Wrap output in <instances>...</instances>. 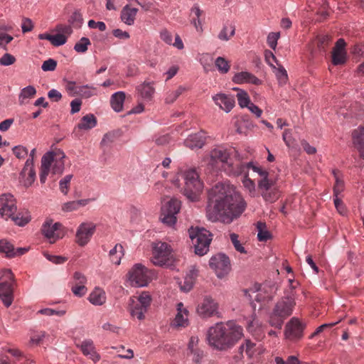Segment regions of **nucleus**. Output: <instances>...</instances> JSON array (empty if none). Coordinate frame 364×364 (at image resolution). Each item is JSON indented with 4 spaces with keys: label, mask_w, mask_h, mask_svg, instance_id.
Returning <instances> with one entry per match:
<instances>
[{
    "label": "nucleus",
    "mask_w": 364,
    "mask_h": 364,
    "mask_svg": "<svg viewBox=\"0 0 364 364\" xmlns=\"http://www.w3.org/2000/svg\"><path fill=\"white\" fill-rule=\"evenodd\" d=\"M265 60L267 63L272 67L274 69H276L275 65H274V63H277V65L279 64L278 63V61L275 57V55L273 54V53L270 50H266L264 53Z\"/></svg>",
    "instance_id": "61"
},
{
    "label": "nucleus",
    "mask_w": 364,
    "mask_h": 364,
    "mask_svg": "<svg viewBox=\"0 0 364 364\" xmlns=\"http://www.w3.org/2000/svg\"><path fill=\"white\" fill-rule=\"evenodd\" d=\"M274 360L277 364H303L296 355H288L286 358L277 356Z\"/></svg>",
    "instance_id": "45"
},
{
    "label": "nucleus",
    "mask_w": 364,
    "mask_h": 364,
    "mask_svg": "<svg viewBox=\"0 0 364 364\" xmlns=\"http://www.w3.org/2000/svg\"><path fill=\"white\" fill-rule=\"evenodd\" d=\"M180 209L181 202L176 198L171 199L163 205L160 220L163 223L172 226L176 222V215Z\"/></svg>",
    "instance_id": "14"
},
{
    "label": "nucleus",
    "mask_w": 364,
    "mask_h": 364,
    "mask_svg": "<svg viewBox=\"0 0 364 364\" xmlns=\"http://www.w3.org/2000/svg\"><path fill=\"white\" fill-rule=\"evenodd\" d=\"M305 324L296 317L291 318L286 324L284 334L290 341H298L303 337Z\"/></svg>",
    "instance_id": "17"
},
{
    "label": "nucleus",
    "mask_w": 364,
    "mask_h": 364,
    "mask_svg": "<svg viewBox=\"0 0 364 364\" xmlns=\"http://www.w3.org/2000/svg\"><path fill=\"white\" fill-rule=\"evenodd\" d=\"M295 305V294L291 289L275 304L269 316V324L276 328L281 329L284 320L291 315Z\"/></svg>",
    "instance_id": "6"
},
{
    "label": "nucleus",
    "mask_w": 364,
    "mask_h": 364,
    "mask_svg": "<svg viewBox=\"0 0 364 364\" xmlns=\"http://www.w3.org/2000/svg\"><path fill=\"white\" fill-rule=\"evenodd\" d=\"M136 91L143 100L149 101L151 100L155 91L154 82L145 81L136 87Z\"/></svg>",
    "instance_id": "27"
},
{
    "label": "nucleus",
    "mask_w": 364,
    "mask_h": 364,
    "mask_svg": "<svg viewBox=\"0 0 364 364\" xmlns=\"http://www.w3.org/2000/svg\"><path fill=\"white\" fill-rule=\"evenodd\" d=\"M191 15L192 16V23L196 28L198 29L202 24L200 17L203 15V11L200 9L198 5H195L191 9Z\"/></svg>",
    "instance_id": "41"
},
{
    "label": "nucleus",
    "mask_w": 364,
    "mask_h": 364,
    "mask_svg": "<svg viewBox=\"0 0 364 364\" xmlns=\"http://www.w3.org/2000/svg\"><path fill=\"white\" fill-rule=\"evenodd\" d=\"M353 139L355 146L360 152V157L364 159V126L354 130Z\"/></svg>",
    "instance_id": "29"
},
{
    "label": "nucleus",
    "mask_w": 364,
    "mask_h": 364,
    "mask_svg": "<svg viewBox=\"0 0 364 364\" xmlns=\"http://www.w3.org/2000/svg\"><path fill=\"white\" fill-rule=\"evenodd\" d=\"M21 177L24 180L23 183L26 186H31L35 181L36 172L32 164V159H28L25 166L21 172Z\"/></svg>",
    "instance_id": "25"
},
{
    "label": "nucleus",
    "mask_w": 364,
    "mask_h": 364,
    "mask_svg": "<svg viewBox=\"0 0 364 364\" xmlns=\"http://www.w3.org/2000/svg\"><path fill=\"white\" fill-rule=\"evenodd\" d=\"M161 39L168 45L172 44V35L167 29H163L160 32Z\"/></svg>",
    "instance_id": "63"
},
{
    "label": "nucleus",
    "mask_w": 364,
    "mask_h": 364,
    "mask_svg": "<svg viewBox=\"0 0 364 364\" xmlns=\"http://www.w3.org/2000/svg\"><path fill=\"white\" fill-rule=\"evenodd\" d=\"M235 28L232 25H225L218 34V38L221 41H228L235 34Z\"/></svg>",
    "instance_id": "42"
},
{
    "label": "nucleus",
    "mask_w": 364,
    "mask_h": 364,
    "mask_svg": "<svg viewBox=\"0 0 364 364\" xmlns=\"http://www.w3.org/2000/svg\"><path fill=\"white\" fill-rule=\"evenodd\" d=\"M137 301L140 305L144 306L143 309H148L151 303V296L148 292H142L138 297Z\"/></svg>",
    "instance_id": "55"
},
{
    "label": "nucleus",
    "mask_w": 364,
    "mask_h": 364,
    "mask_svg": "<svg viewBox=\"0 0 364 364\" xmlns=\"http://www.w3.org/2000/svg\"><path fill=\"white\" fill-rule=\"evenodd\" d=\"M16 201L14 196L10 193H4L0 196V216L5 220L11 218L16 225L23 226L30 219L28 216H23L21 213H16Z\"/></svg>",
    "instance_id": "7"
},
{
    "label": "nucleus",
    "mask_w": 364,
    "mask_h": 364,
    "mask_svg": "<svg viewBox=\"0 0 364 364\" xmlns=\"http://www.w3.org/2000/svg\"><path fill=\"white\" fill-rule=\"evenodd\" d=\"M89 300L94 305H102L106 301L105 292L100 288H95L90 294Z\"/></svg>",
    "instance_id": "36"
},
{
    "label": "nucleus",
    "mask_w": 364,
    "mask_h": 364,
    "mask_svg": "<svg viewBox=\"0 0 364 364\" xmlns=\"http://www.w3.org/2000/svg\"><path fill=\"white\" fill-rule=\"evenodd\" d=\"M95 91L96 89L92 86H90L88 85H81L80 92H78V96L89 98L95 95Z\"/></svg>",
    "instance_id": "49"
},
{
    "label": "nucleus",
    "mask_w": 364,
    "mask_h": 364,
    "mask_svg": "<svg viewBox=\"0 0 364 364\" xmlns=\"http://www.w3.org/2000/svg\"><path fill=\"white\" fill-rule=\"evenodd\" d=\"M137 11V9L129 8L128 6L124 7L121 12V18L122 21L127 25H132L134 22Z\"/></svg>",
    "instance_id": "35"
},
{
    "label": "nucleus",
    "mask_w": 364,
    "mask_h": 364,
    "mask_svg": "<svg viewBox=\"0 0 364 364\" xmlns=\"http://www.w3.org/2000/svg\"><path fill=\"white\" fill-rule=\"evenodd\" d=\"M14 276L10 269L0 271V299L9 307L14 301Z\"/></svg>",
    "instance_id": "10"
},
{
    "label": "nucleus",
    "mask_w": 364,
    "mask_h": 364,
    "mask_svg": "<svg viewBox=\"0 0 364 364\" xmlns=\"http://www.w3.org/2000/svg\"><path fill=\"white\" fill-rule=\"evenodd\" d=\"M36 94V90L33 86L29 85L23 88L18 96L19 104H26L27 102V100L34 97Z\"/></svg>",
    "instance_id": "38"
},
{
    "label": "nucleus",
    "mask_w": 364,
    "mask_h": 364,
    "mask_svg": "<svg viewBox=\"0 0 364 364\" xmlns=\"http://www.w3.org/2000/svg\"><path fill=\"white\" fill-rule=\"evenodd\" d=\"M346 43L343 38L338 39L331 52V62L334 65H344L348 58Z\"/></svg>",
    "instance_id": "19"
},
{
    "label": "nucleus",
    "mask_w": 364,
    "mask_h": 364,
    "mask_svg": "<svg viewBox=\"0 0 364 364\" xmlns=\"http://www.w3.org/2000/svg\"><path fill=\"white\" fill-rule=\"evenodd\" d=\"M33 24L30 18H24L22 20L21 28L23 33H27L32 31Z\"/></svg>",
    "instance_id": "62"
},
{
    "label": "nucleus",
    "mask_w": 364,
    "mask_h": 364,
    "mask_svg": "<svg viewBox=\"0 0 364 364\" xmlns=\"http://www.w3.org/2000/svg\"><path fill=\"white\" fill-rule=\"evenodd\" d=\"M87 282L86 277L80 272H75L73 277V281L70 282L71 290L73 293L77 296H82L87 292L85 283Z\"/></svg>",
    "instance_id": "21"
},
{
    "label": "nucleus",
    "mask_w": 364,
    "mask_h": 364,
    "mask_svg": "<svg viewBox=\"0 0 364 364\" xmlns=\"http://www.w3.org/2000/svg\"><path fill=\"white\" fill-rule=\"evenodd\" d=\"M183 91L184 88L183 87H178L176 90L168 92L165 99L166 103L171 104L174 102Z\"/></svg>",
    "instance_id": "48"
},
{
    "label": "nucleus",
    "mask_w": 364,
    "mask_h": 364,
    "mask_svg": "<svg viewBox=\"0 0 364 364\" xmlns=\"http://www.w3.org/2000/svg\"><path fill=\"white\" fill-rule=\"evenodd\" d=\"M91 199H82L65 203L62 205L63 212H72L78 210L80 207L85 206L90 202Z\"/></svg>",
    "instance_id": "33"
},
{
    "label": "nucleus",
    "mask_w": 364,
    "mask_h": 364,
    "mask_svg": "<svg viewBox=\"0 0 364 364\" xmlns=\"http://www.w3.org/2000/svg\"><path fill=\"white\" fill-rule=\"evenodd\" d=\"M16 61V58L14 56L9 53H5L1 58H0V64L1 65L8 66L14 64Z\"/></svg>",
    "instance_id": "60"
},
{
    "label": "nucleus",
    "mask_w": 364,
    "mask_h": 364,
    "mask_svg": "<svg viewBox=\"0 0 364 364\" xmlns=\"http://www.w3.org/2000/svg\"><path fill=\"white\" fill-rule=\"evenodd\" d=\"M232 80L237 84L251 83L258 85L260 83V80L257 77L248 72L236 73L232 77Z\"/></svg>",
    "instance_id": "28"
},
{
    "label": "nucleus",
    "mask_w": 364,
    "mask_h": 364,
    "mask_svg": "<svg viewBox=\"0 0 364 364\" xmlns=\"http://www.w3.org/2000/svg\"><path fill=\"white\" fill-rule=\"evenodd\" d=\"M62 225L59 223H53L52 220H47L42 226V232L50 243L62 238L63 233L61 230Z\"/></svg>",
    "instance_id": "18"
},
{
    "label": "nucleus",
    "mask_w": 364,
    "mask_h": 364,
    "mask_svg": "<svg viewBox=\"0 0 364 364\" xmlns=\"http://www.w3.org/2000/svg\"><path fill=\"white\" fill-rule=\"evenodd\" d=\"M243 336L242 328L233 321L218 323L208 331V344L218 350L232 348Z\"/></svg>",
    "instance_id": "3"
},
{
    "label": "nucleus",
    "mask_w": 364,
    "mask_h": 364,
    "mask_svg": "<svg viewBox=\"0 0 364 364\" xmlns=\"http://www.w3.org/2000/svg\"><path fill=\"white\" fill-rule=\"evenodd\" d=\"M244 165L247 166V168L245 171L240 173V175H244L242 182L244 187L247 190H248L250 191V193H252V192H254L255 190V182L248 177V171H249L250 168H252L253 170V166H257L254 165L253 163H252V162L247 163ZM238 176H240V174Z\"/></svg>",
    "instance_id": "34"
},
{
    "label": "nucleus",
    "mask_w": 364,
    "mask_h": 364,
    "mask_svg": "<svg viewBox=\"0 0 364 364\" xmlns=\"http://www.w3.org/2000/svg\"><path fill=\"white\" fill-rule=\"evenodd\" d=\"M206 136L205 132H199L198 133L191 134L185 140L184 144L186 146L194 149L202 148L205 143Z\"/></svg>",
    "instance_id": "24"
},
{
    "label": "nucleus",
    "mask_w": 364,
    "mask_h": 364,
    "mask_svg": "<svg viewBox=\"0 0 364 364\" xmlns=\"http://www.w3.org/2000/svg\"><path fill=\"white\" fill-rule=\"evenodd\" d=\"M80 86L81 85H77L74 81H66L65 87L68 95L70 96L74 97L78 96V92H80Z\"/></svg>",
    "instance_id": "46"
},
{
    "label": "nucleus",
    "mask_w": 364,
    "mask_h": 364,
    "mask_svg": "<svg viewBox=\"0 0 364 364\" xmlns=\"http://www.w3.org/2000/svg\"><path fill=\"white\" fill-rule=\"evenodd\" d=\"M125 97V93L122 91L117 92L111 96L110 105L115 112H119L122 110Z\"/></svg>",
    "instance_id": "31"
},
{
    "label": "nucleus",
    "mask_w": 364,
    "mask_h": 364,
    "mask_svg": "<svg viewBox=\"0 0 364 364\" xmlns=\"http://www.w3.org/2000/svg\"><path fill=\"white\" fill-rule=\"evenodd\" d=\"M238 237H239L238 235H237L235 233H231L230 235V240H231L235 249L240 253H246L245 247L240 243V240H238Z\"/></svg>",
    "instance_id": "52"
},
{
    "label": "nucleus",
    "mask_w": 364,
    "mask_h": 364,
    "mask_svg": "<svg viewBox=\"0 0 364 364\" xmlns=\"http://www.w3.org/2000/svg\"><path fill=\"white\" fill-rule=\"evenodd\" d=\"M57 66V62L53 59H48L45 60L41 66L43 71H53Z\"/></svg>",
    "instance_id": "59"
},
{
    "label": "nucleus",
    "mask_w": 364,
    "mask_h": 364,
    "mask_svg": "<svg viewBox=\"0 0 364 364\" xmlns=\"http://www.w3.org/2000/svg\"><path fill=\"white\" fill-rule=\"evenodd\" d=\"M91 45V42L88 38L82 37L80 38L79 41H77L75 46L74 50L79 53H85L87 49L88 46Z\"/></svg>",
    "instance_id": "43"
},
{
    "label": "nucleus",
    "mask_w": 364,
    "mask_h": 364,
    "mask_svg": "<svg viewBox=\"0 0 364 364\" xmlns=\"http://www.w3.org/2000/svg\"><path fill=\"white\" fill-rule=\"evenodd\" d=\"M278 66V68L275 69V75L279 84H285L288 80L287 70L282 65Z\"/></svg>",
    "instance_id": "51"
},
{
    "label": "nucleus",
    "mask_w": 364,
    "mask_h": 364,
    "mask_svg": "<svg viewBox=\"0 0 364 364\" xmlns=\"http://www.w3.org/2000/svg\"><path fill=\"white\" fill-rule=\"evenodd\" d=\"M189 237L195 249V253L200 256L205 255L209 250L212 240L210 232L204 228L191 227L188 230Z\"/></svg>",
    "instance_id": "9"
},
{
    "label": "nucleus",
    "mask_w": 364,
    "mask_h": 364,
    "mask_svg": "<svg viewBox=\"0 0 364 364\" xmlns=\"http://www.w3.org/2000/svg\"><path fill=\"white\" fill-rule=\"evenodd\" d=\"M96 124V117L93 114H86L82 117L75 129L87 131L95 127Z\"/></svg>",
    "instance_id": "30"
},
{
    "label": "nucleus",
    "mask_w": 364,
    "mask_h": 364,
    "mask_svg": "<svg viewBox=\"0 0 364 364\" xmlns=\"http://www.w3.org/2000/svg\"><path fill=\"white\" fill-rule=\"evenodd\" d=\"M254 348H255V343H253L252 342H251L249 340L246 341L245 344H242V346H240V348H239L240 355L235 356V361H238L239 360L241 359V358L242 356V352L244 350H245L246 354L249 357H252L254 353Z\"/></svg>",
    "instance_id": "40"
},
{
    "label": "nucleus",
    "mask_w": 364,
    "mask_h": 364,
    "mask_svg": "<svg viewBox=\"0 0 364 364\" xmlns=\"http://www.w3.org/2000/svg\"><path fill=\"white\" fill-rule=\"evenodd\" d=\"M28 251L26 248L18 247L15 249L14 245L6 240L0 241V252H4L8 257L21 256Z\"/></svg>",
    "instance_id": "26"
},
{
    "label": "nucleus",
    "mask_w": 364,
    "mask_h": 364,
    "mask_svg": "<svg viewBox=\"0 0 364 364\" xmlns=\"http://www.w3.org/2000/svg\"><path fill=\"white\" fill-rule=\"evenodd\" d=\"M13 153L18 159H23L28 155V149L19 145L13 148Z\"/></svg>",
    "instance_id": "58"
},
{
    "label": "nucleus",
    "mask_w": 364,
    "mask_h": 364,
    "mask_svg": "<svg viewBox=\"0 0 364 364\" xmlns=\"http://www.w3.org/2000/svg\"><path fill=\"white\" fill-rule=\"evenodd\" d=\"M188 309L184 307L183 304L180 302L177 304V314L172 321V326L175 327H186L188 325Z\"/></svg>",
    "instance_id": "22"
},
{
    "label": "nucleus",
    "mask_w": 364,
    "mask_h": 364,
    "mask_svg": "<svg viewBox=\"0 0 364 364\" xmlns=\"http://www.w3.org/2000/svg\"><path fill=\"white\" fill-rule=\"evenodd\" d=\"M332 173L335 178V184L333 186V196L340 197L341 193L343 191L345 185L344 181L341 177V173L338 170H333Z\"/></svg>",
    "instance_id": "37"
},
{
    "label": "nucleus",
    "mask_w": 364,
    "mask_h": 364,
    "mask_svg": "<svg viewBox=\"0 0 364 364\" xmlns=\"http://www.w3.org/2000/svg\"><path fill=\"white\" fill-rule=\"evenodd\" d=\"M80 350L85 355L89 356L93 361L96 362L100 360V355L95 351L92 341H83L80 345Z\"/></svg>",
    "instance_id": "32"
},
{
    "label": "nucleus",
    "mask_w": 364,
    "mask_h": 364,
    "mask_svg": "<svg viewBox=\"0 0 364 364\" xmlns=\"http://www.w3.org/2000/svg\"><path fill=\"white\" fill-rule=\"evenodd\" d=\"M196 277V270H191L189 274H188L185 277L183 284L181 285V289L185 292L189 291L193 287Z\"/></svg>",
    "instance_id": "39"
},
{
    "label": "nucleus",
    "mask_w": 364,
    "mask_h": 364,
    "mask_svg": "<svg viewBox=\"0 0 364 364\" xmlns=\"http://www.w3.org/2000/svg\"><path fill=\"white\" fill-rule=\"evenodd\" d=\"M237 97L238 104L241 107H247V106L251 103L247 93L244 91H240L237 94Z\"/></svg>",
    "instance_id": "53"
},
{
    "label": "nucleus",
    "mask_w": 364,
    "mask_h": 364,
    "mask_svg": "<svg viewBox=\"0 0 364 364\" xmlns=\"http://www.w3.org/2000/svg\"><path fill=\"white\" fill-rule=\"evenodd\" d=\"M276 293V288L274 286L256 284L252 289L245 290V294L250 299H254L257 302H265L272 299Z\"/></svg>",
    "instance_id": "13"
},
{
    "label": "nucleus",
    "mask_w": 364,
    "mask_h": 364,
    "mask_svg": "<svg viewBox=\"0 0 364 364\" xmlns=\"http://www.w3.org/2000/svg\"><path fill=\"white\" fill-rule=\"evenodd\" d=\"M210 204L207 214L213 221L230 223L245 210L246 203L232 187L217 184L209 193Z\"/></svg>",
    "instance_id": "1"
},
{
    "label": "nucleus",
    "mask_w": 364,
    "mask_h": 364,
    "mask_svg": "<svg viewBox=\"0 0 364 364\" xmlns=\"http://www.w3.org/2000/svg\"><path fill=\"white\" fill-rule=\"evenodd\" d=\"M181 181L183 182L181 192L190 200H196L203 188V183L197 171L191 168L181 171L173 179L172 183L179 188L181 185Z\"/></svg>",
    "instance_id": "4"
},
{
    "label": "nucleus",
    "mask_w": 364,
    "mask_h": 364,
    "mask_svg": "<svg viewBox=\"0 0 364 364\" xmlns=\"http://www.w3.org/2000/svg\"><path fill=\"white\" fill-rule=\"evenodd\" d=\"M218 305L211 297L206 296L198 306V314L204 318L211 317L218 314Z\"/></svg>",
    "instance_id": "20"
},
{
    "label": "nucleus",
    "mask_w": 364,
    "mask_h": 364,
    "mask_svg": "<svg viewBox=\"0 0 364 364\" xmlns=\"http://www.w3.org/2000/svg\"><path fill=\"white\" fill-rule=\"evenodd\" d=\"M280 34L279 33H270L267 36V43L269 46L273 49L275 50L277 45V41L279 38Z\"/></svg>",
    "instance_id": "57"
},
{
    "label": "nucleus",
    "mask_w": 364,
    "mask_h": 364,
    "mask_svg": "<svg viewBox=\"0 0 364 364\" xmlns=\"http://www.w3.org/2000/svg\"><path fill=\"white\" fill-rule=\"evenodd\" d=\"M67 41V36L63 34L52 35L50 43L54 46H60L65 44Z\"/></svg>",
    "instance_id": "54"
},
{
    "label": "nucleus",
    "mask_w": 364,
    "mask_h": 364,
    "mask_svg": "<svg viewBox=\"0 0 364 364\" xmlns=\"http://www.w3.org/2000/svg\"><path fill=\"white\" fill-rule=\"evenodd\" d=\"M237 150L232 146L220 145L213 148L204 161L212 169L223 170L229 176H237L245 171L247 166L241 163Z\"/></svg>",
    "instance_id": "2"
},
{
    "label": "nucleus",
    "mask_w": 364,
    "mask_h": 364,
    "mask_svg": "<svg viewBox=\"0 0 364 364\" xmlns=\"http://www.w3.org/2000/svg\"><path fill=\"white\" fill-rule=\"evenodd\" d=\"M211 269H214L218 277L223 278L230 270L229 258L224 254H218L213 256L209 262Z\"/></svg>",
    "instance_id": "15"
},
{
    "label": "nucleus",
    "mask_w": 364,
    "mask_h": 364,
    "mask_svg": "<svg viewBox=\"0 0 364 364\" xmlns=\"http://www.w3.org/2000/svg\"><path fill=\"white\" fill-rule=\"evenodd\" d=\"M174 261L171 246L164 242H158L153 246L151 262L157 266H171Z\"/></svg>",
    "instance_id": "11"
},
{
    "label": "nucleus",
    "mask_w": 364,
    "mask_h": 364,
    "mask_svg": "<svg viewBox=\"0 0 364 364\" xmlns=\"http://www.w3.org/2000/svg\"><path fill=\"white\" fill-rule=\"evenodd\" d=\"M64 158L65 154L63 151L60 149L48 152L42 157L40 172V181L41 183L46 182L53 164H54L52 167L53 173L56 174L63 172L64 167L63 159Z\"/></svg>",
    "instance_id": "8"
},
{
    "label": "nucleus",
    "mask_w": 364,
    "mask_h": 364,
    "mask_svg": "<svg viewBox=\"0 0 364 364\" xmlns=\"http://www.w3.org/2000/svg\"><path fill=\"white\" fill-rule=\"evenodd\" d=\"M144 306L140 305V303L137 301L136 303L131 309V314L133 316H136L139 320H142L144 318V313L146 312L147 309H143Z\"/></svg>",
    "instance_id": "47"
},
{
    "label": "nucleus",
    "mask_w": 364,
    "mask_h": 364,
    "mask_svg": "<svg viewBox=\"0 0 364 364\" xmlns=\"http://www.w3.org/2000/svg\"><path fill=\"white\" fill-rule=\"evenodd\" d=\"M88 26L91 28H98L101 31H104L106 29V25L104 22H96L94 20H90L88 21Z\"/></svg>",
    "instance_id": "64"
},
{
    "label": "nucleus",
    "mask_w": 364,
    "mask_h": 364,
    "mask_svg": "<svg viewBox=\"0 0 364 364\" xmlns=\"http://www.w3.org/2000/svg\"><path fill=\"white\" fill-rule=\"evenodd\" d=\"M253 171L259 177L258 188L264 200L271 203L275 202L280 196L277 176L260 166H253Z\"/></svg>",
    "instance_id": "5"
},
{
    "label": "nucleus",
    "mask_w": 364,
    "mask_h": 364,
    "mask_svg": "<svg viewBox=\"0 0 364 364\" xmlns=\"http://www.w3.org/2000/svg\"><path fill=\"white\" fill-rule=\"evenodd\" d=\"M96 229V225L91 222L82 223L75 234V242L81 247L86 245L91 240Z\"/></svg>",
    "instance_id": "16"
},
{
    "label": "nucleus",
    "mask_w": 364,
    "mask_h": 364,
    "mask_svg": "<svg viewBox=\"0 0 364 364\" xmlns=\"http://www.w3.org/2000/svg\"><path fill=\"white\" fill-rule=\"evenodd\" d=\"M73 175H67L63 179L60 181V191L66 195L68 192V187Z\"/></svg>",
    "instance_id": "56"
},
{
    "label": "nucleus",
    "mask_w": 364,
    "mask_h": 364,
    "mask_svg": "<svg viewBox=\"0 0 364 364\" xmlns=\"http://www.w3.org/2000/svg\"><path fill=\"white\" fill-rule=\"evenodd\" d=\"M215 65L220 73H227L230 68V65L229 62L223 57H218L215 61Z\"/></svg>",
    "instance_id": "44"
},
{
    "label": "nucleus",
    "mask_w": 364,
    "mask_h": 364,
    "mask_svg": "<svg viewBox=\"0 0 364 364\" xmlns=\"http://www.w3.org/2000/svg\"><path fill=\"white\" fill-rule=\"evenodd\" d=\"M265 224L261 222L257 223V228L258 230L257 238L259 241H267L270 237V234L267 230H264Z\"/></svg>",
    "instance_id": "50"
},
{
    "label": "nucleus",
    "mask_w": 364,
    "mask_h": 364,
    "mask_svg": "<svg viewBox=\"0 0 364 364\" xmlns=\"http://www.w3.org/2000/svg\"><path fill=\"white\" fill-rule=\"evenodd\" d=\"M154 272L141 264H136L128 273L129 281L134 287H145L152 279Z\"/></svg>",
    "instance_id": "12"
},
{
    "label": "nucleus",
    "mask_w": 364,
    "mask_h": 364,
    "mask_svg": "<svg viewBox=\"0 0 364 364\" xmlns=\"http://www.w3.org/2000/svg\"><path fill=\"white\" fill-rule=\"evenodd\" d=\"M213 100L220 109L226 112H229L235 106V99L230 95L220 93L213 96Z\"/></svg>",
    "instance_id": "23"
}]
</instances>
